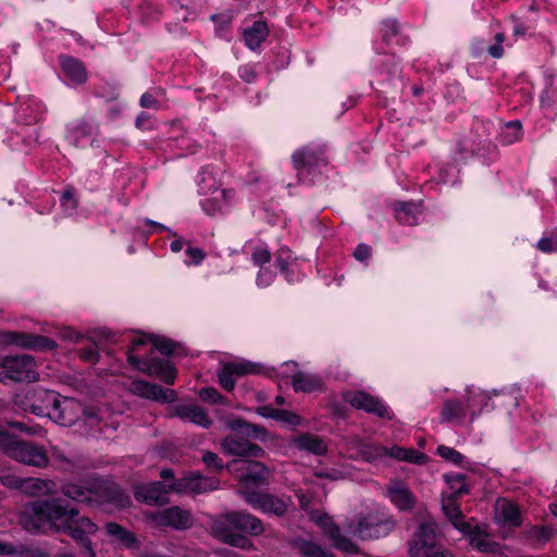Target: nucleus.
<instances>
[{"label": "nucleus", "mask_w": 557, "mask_h": 557, "mask_svg": "<svg viewBox=\"0 0 557 557\" xmlns=\"http://www.w3.org/2000/svg\"><path fill=\"white\" fill-rule=\"evenodd\" d=\"M14 555L18 557H50V554L39 547H28L26 545L14 546Z\"/></svg>", "instance_id": "obj_46"}, {"label": "nucleus", "mask_w": 557, "mask_h": 557, "mask_svg": "<svg viewBox=\"0 0 557 557\" xmlns=\"http://www.w3.org/2000/svg\"><path fill=\"white\" fill-rule=\"evenodd\" d=\"M193 487L191 492L201 494L219 487V480L210 476L201 475L200 472H191Z\"/></svg>", "instance_id": "obj_38"}, {"label": "nucleus", "mask_w": 557, "mask_h": 557, "mask_svg": "<svg viewBox=\"0 0 557 557\" xmlns=\"http://www.w3.org/2000/svg\"><path fill=\"white\" fill-rule=\"evenodd\" d=\"M136 500L152 506H164L170 503L166 484L156 481L134 486Z\"/></svg>", "instance_id": "obj_15"}, {"label": "nucleus", "mask_w": 557, "mask_h": 557, "mask_svg": "<svg viewBox=\"0 0 557 557\" xmlns=\"http://www.w3.org/2000/svg\"><path fill=\"white\" fill-rule=\"evenodd\" d=\"M186 253L190 257L195 264H200L205 259V252L200 248L189 247Z\"/></svg>", "instance_id": "obj_63"}, {"label": "nucleus", "mask_w": 557, "mask_h": 557, "mask_svg": "<svg viewBox=\"0 0 557 557\" xmlns=\"http://www.w3.org/2000/svg\"><path fill=\"white\" fill-rule=\"evenodd\" d=\"M269 36V28L265 22L256 21L253 24L243 32V37L246 46L255 50L260 47V45L267 39Z\"/></svg>", "instance_id": "obj_28"}, {"label": "nucleus", "mask_w": 557, "mask_h": 557, "mask_svg": "<svg viewBox=\"0 0 557 557\" xmlns=\"http://www.w3.org/2000/svg\"><path fill=\"white\" fill-rule=\"evenodd\" d=\"M226 531H238L250 535L263 533L262 521L256 516L242 510L218 515L211 523L210 534L220 535Z\"/></svg>", "instance_id": "obj_4"}, {"label": "nucleus", "mask_w": 557, "mask_h": 557, "mask_svg": "<svg viewBox=\"0 0 557 557\" xmlns=\"http://www.w3.org/2000/svg\"><path fill=\"white\" fill-rule=\"evenodd\" d=\"M394 529L392 520H379L373 517H362L355 529V534L363 541L382 540L391 534Z\"/></svg>", "instance_id": "obj_12"}, {"label": "nucleus", "mask_w": 557, "mask_h": 557, "mask_svg": "<svg viewBox=\"0 0 557 557\" xmlns=\"http://www.w3.org/2000/svg\"><path fill=\"white\" fill-rule=\"evenodd\" d=\"M202 461L209 469H213L214 472L220 473L224 469L230 472L238 471L237 466L239 465V459H233L226 465H223L215 453L206 451L202 456Z\"/></svg>", "instance_id": "obj_37"}, {"label": "nucleus", "mask_w": 557, "mask_h": 557, "mask_svg": "<svg viewBox=\"0 0 557 557\" xmlns=\"http://www.w3.org/2000/svg\"><path fill=\"white\" fill-rule=\"evenodd\" d=\"M104 530L109 536L113 537L115 542L125 548L136 550L140 548V542L136 534L132 531H128L123 525L113 521H109L104 524Z\"/></svg>", "instance_id": "obj_22"}, {"label": "nucleus", "mask_w": 557, "mask_h": 557, "mask_svg": "<svg viewBox=\"0 0 557 557\" xmlns=\"http://www.w3.org/2000/svg\"><path fill=\"white\" fill-rule=\"evenodd\" d=\"M384 456L394 458L398 461H407L414 465H424L429 459L424 453H420L413 448L400 447L398 445H393L391 448L386 447Z\"/></svg>", "instance_id": "obj_27"}, {"label": "nucleus", "mask_w": 557, "mask_h": 557, "mask_svg": "<svg viewBox=\"0 0 557 557\" xmlns=\"http://www.w3.org/2000/svg\"><path fill=\"white\" fill-rule=\"evenodd\" d=\"M522 535L534 546H542L548 542L553 535V529L546 525L527 527Z\"/></svg>", "instance_id": "obj_34"}, {"label": "nucleus", "mask_w": 557, "mask_h": 557, "mask_svg": "<svg viewBox=\"0 0 557 557\" xmlns=\"http://www.w3.org/2000/svg\"><path fill=\"white\" fill-rule=\"evenodd\" d=\"M174 412L177 417L187 419L207 429L212 424V420L208 417L205 409L197 405L180 404L174 408Z\"/></svg>", "instance_id": "obj_24"}, {"label": "nucleus", "mask_w": 557, "mask_h": 557, "mask_svg": "<svg viewBox=\"0 0 557 557\" xmlns=\"http://www.w3.org/2000/svg\"><path fill=\"white\" fill-rule=\"evenodd\" d=\"M23 479L24 478L16 476L14 474H4L0 476V481L5 487L20 491L23 486Z\"/></svg>", "instance_id": "obj_58"}, {"label": "nucleus", "mask_w": 557, "mask_h": 557, "mask_svg": "<svg viewBox=\"0 0 557 557\" xmlns=\"http://www.w3.org/2000/svg\"><path fill=\"white\" fill-rule=\"evenodd\" d=\"M95 483H90L88 486H82L77 484H64L61 487V492L64 496L83 504H91L94 495Z\"/></svg>", "instance_id": "obj_33"}, {"label": "nucleus", "mask_w": 557, "mask_h": 557, "mask_svg": "<svg viewBox=\"0 0 557 557\" xmlns=\"http://www.w3.org/2000/svg\"><path fill=\"white\" fill-rule=\"evenodd\" d=\"M52 485L54 484L49 480L26 478L23 479L21 491L29 496H39L51 493Z\"/></svg>", "instance_id": "obj_35"}, {"label": "nucleus", "mask_w": 557, "mask_h": 557, "mask_svg": "<svg viewBox=\"0 0 557 557\" xmlns=\"http://www.w3.org/2000/svg\"><path fill=\"white\" fill-rule=\"evenodd\" d=\"M251 259L255 265L263 268L264 264L271 261V252L262 246H258L253 249Z\"/></svg>", "instance_id": "obj_50"}, {"label": "nucleus", "mask_w": 557, "mask_h": 557, "mask_svg": "<svg viewBox=\"0 0 557 557\" xmlns=\"http://www.w3.org/2000/svg\"><path fill=\"white\" fill-rule=\"evenodd\" d=\"M440 530L435 522L428 521L419 525L413 539L409 542V555L421 557L426 552L440 546Z\"/></svg>", "instance_id": "obj_9"}, {"label": "nucleus", "mask_w": 557, "mask_h": 557, "mask_svg": "<svg viewBox=\"0 0 557 557\" xmlns=\"http://www.w3.org/2000/svg\"><path fill=\"white\" fill-rule=\"evenodd\" d=\"M245 533L242 532H233V531H226L220 535H213L214 537L219 539L224 544L239 547L243 549H247L252 547V542L244 535Z\"/></svg>", "instance_id": "obj_41"}, {"label": "nucleus", "mask_w": 557, "mask_h": 557, "mask_svg": "<svg viewBox=\"0 0 557 557\" xmlns=\"http://www.w3.org/2000/svg\"><path fill=\"white\" fill-rule=\"evenodd\" d=\"M234 197L232 189H222L214 197L205 199L201 203L203 211L209 215L222 213Z\"/></svg>", "instance_id": "obj_29"}, {"label": "nucleus", "mask_w": 557, "mask_h": 557, "mask_svg": "<svg viewBox=\"0 0 557 557\" xmlns=\"http://www.w3.org/2000/svg\"><path fill=\"white\" fill-rule=\"evenodd\" d=\"M244 499L252 505L255 508H259L264 512H271L277 517H283L287 511V504L269 493L256 492V491H243L240 492Z\"/></svg>", "instance_id": "obj_13"}, {"label": "nucleus", "mask_w": 557, "mask_h": 557, "mask_svg": "<svg viewBox=\"0 0 557 557\" xmlns=\"http://www.w3.org/2000/svg\"><path fill=\"white\" fill-rule=\"evenodd\" d=\"M318 524L323 529L324 533L329 535L332 540L335 536H339V527L336 523H334L333 519L330 516L324 515L320 517L318 520Z\"/></svg>", "instance_id": "obj_48"}, {"label": "nucleus", "mask_w": 557, "mask_h": 557, "mask_svg": "<svg viewBox=\"0 0 557 557\" xmlns=\"http://www.w3.org/2000/svg\"><path fill=\"white\" fill-rule=\"evenodd\" d=\"M263 376L269 380H290V383H313L314 379L295 361H286L277 370L265 368Z\"/></svg>", "instance_id": "obj_16"}, {"label": "nucleus", "mask_w": 557, "mask_h": 557, "mask_svg": "<svg viewBox=\"0 0 557 557\" xmlns=\"http://www.w3.org/2000/svg\"><path fill=\"white\" fill-rule=\"evenodd\" d=\"M274 280V274L267 270L261 268L257 275V284L260 287H268Z\"/></svg>", "instance_id": "obj_59"}, {"label": "nucleus", "mask_w": 557, "mask_h": 557, "mask_svg": "<svg viewBox=\"0 0 557 557\" xmlns=\"http://www.w3.org/2000/svg\"><path fill=\"white\" fill-rule=\"evenodd\" d=\"M496 42L487 48V52L493 58H502L504 54L503 42L505 40V35L503 33H497L495 35Z\"/></svg>", "instance_id": "obj_57"}, {"label": "nucleus", "mask_w": 557, "mask_h": 557, "mask_svg": "<svg viewBox=\"0 0 557 557\" xmlns=\"http://www.w3.org/2000/svg\"><path fill=\"white\" fill-rule=\"evenodd\" d=\"M237 469L238 471L245 472L239 478V481L246 487H257L269 484L270 470L260 461L240 459Z\"/></svg>", "instance_id": "obj_14"}, {"label": "nucleus", "mask_w": 557, "mask_h": 557, "mask_svg": "<svg viewBox=\"0 0 557 557\" xmlns=\"http://www.w3.org/2000/svg\"><path fill=\"white\" fill-rule=\"evenodd\" d=\"M0 448L10 458L37 468H46L49 457L44 447L16 438L7 431H0Z\"/></svg>", "instance_id": "obj_3"}, {"label": "nucleus", "mask_w": 557, "mask_h": 557, "mask_svg": "<svg viewBox=\"0 0 557 557\" xmlns=\"http://www.w3.org/2000/svg\"><path fill=\"white\" fill-rule=\"evenodd\" d=\"M61 206L66 211H74L77 208V199L75 198L73 188H66L61 197Z\"/></svg>", "instance_id": "obj_56"}, {"label": "nucleus", "mask_w": 557, "mask_h": 557, "mask_svg": "<svg viewBox=\"0 0 557 557\" xmlns=\"http://www.w3.org/2000/svg\"><path fill=\"white\" fill-rule=\"evenodd\" d=\"M246 448H247L246 458L247 457L261 458L265 455V451L261 446L253 444L251 442H249V445H246Z\"/></svg>", "instance_id": "obj_62"}, {"label": "nucleus", "mask_w": 557, "mask_h": 557, "mask_svg": "<svg viewBox=\"0 0 557 557\" xmlns=\"http://www.w3.org/2000/svg\"><path fill=\"white\" fill-rule=\"evenodd\" d=\"M536 247L546 253L557 252V234L541 238L537 242Z\"/></svg>", "instance_id": "obj_55"}, {"label": "nucleus", "mask_w": 557, "mask_h": 557, "mask_svg": "<svg viewBox=\"0 0 557 557\" xmlns=\"http://www.w3.org/2000/svg\"><path fill=\"white\" fill-rule=\"evenodd\" d=\"M455 529L469 534V544L481 553H497L499 545L496 542L490 541L487 535L478 530L469 522L463 521L461 510L455 505Z\"/></svg>", "instance_id": "obj_11"}, {"label": "nucleus", "mask_w": 557, "mask_h": 557, "mask_svg": "<svg viewBox=\"0 0 557 557\" xmlns=\"http://www.w3.org/2000/svg\"><path fill=\"white\" fill-rule=\"evenodd\" d=\"M388 494L392 502L401 510H410L416 506L414 496L400 481L388 486Z\"/></svg>", "instance_id": "obj_25"}, {"label": "nucleus", "mask_w": 557, "mask_h": 557, "mask_svg": "<svg viewBox=\"0 0 557 557\" xmlns=\"http://www.w3.org/2000/svg\"><path fill=\"white\" fill-rule=\"evenodd\" d=\"M67 132L69 139L77 146L82 137L92 135L94 125L89 121L81 120L70 125Z\"/></svg>", "instance_id": "obj_39"}, {"label": "nucleus", "mask_w": 557, "mask_h": 557, "mask_svg": "<svg viewBox=\"0 0 557 557\" xmlns=\"http://www.w3.org/2000/svg\"><path fill=\"white\" fill-rule=\"evenodd\" d=\"M289 544L302 557H335L332 553L326 552L312 541L298 537L290 540Z\"/></svg>", "instance_id": "obj_31"}, {"label": "nucleus", "mask_w": 557, "mask_h": 557, "mask_svg": "<svg viewBox=\"0 0 557 557\" xmlns=\"http://www.w3.org/2000/svg\"><path fill=\"white\" fill-rule=\"evenodd\" d=\"M442 510L447 519L453 522V495L442 496Z\"/></svg>", "instance_id": "obj_60"}, {"label": "nucleus", "mask_w": 557, "mask_h": 557, "mask_svg": "<svg viewBox=\"0 0 557 557\" xmlns=\"http://www.w3.org/2000/svg\"><path fill=\"white\" fill-rule=\"evenodd\" d=\"M128 391L145 399L171 404L177 399L176 392L162 385H128Z\"/></svg>", "instance_id": "obj_19"}, {"label": "nucleus", "mask_w": 557, "mask_h": 557, "mask_svg": "<svg viewBox=\"0 0 557 557\" xmlns=\"http://www.w3.org/2000/svg\"><path fill=\"white\" fill-rule=\"evenodd\" d=\"M198 394L202 401L209 403L211 405L226 403L225 398L213 387L201 388Z\"/></svg>", "instance_id": "obj_47"}, {"label": "nucleus", "mask_w": 557, "mask_h": 557, "mask_svg": "<svg viewBox=\"0 0 557 557\" xmlns=\"http://www.w3.org/2000/svg\"><path fill=\"white\" fill-rule=\"evenodd\" d=\"M61 509H62V515L60 516L59 521H61V522H59V524H71V525L78 524L82 517H78L79 511L77 508L69 507L67 505H63L61 503Z\"/></svg>", "instance_id": "obj_44"}, {"label": "nucleus", "mask_w": 557, "mask_h": 557, "mask_svg": "<svg viewBox=\"0 0 557 557\" xmlns=\"http://www.w3.org/2000/svg\"><path fill=\"white\" fill-rule=\"evenodd\" d=\"M275 420L283 421L284 423L290 425H299L302 421V418L293 411L278 409Z\"/></svg>", "instance_id": "obj_54"}, {"label": "nucleus", "mask_w": 557, "mask_h": 557, "mask_svg": "<svg viewBox=\"0 0 557 557\" xmlns=\"http://www.w3.org/2000/svg\"><path fill=\"white\" fill-rule=\"evenodd\" d=\"M371 256V248L366 244H359L354 251V257L359 261H366Z\"/></svg>", "instance_id": "obj_61"}, {"label": "nucleus", "mask_w": 557, "mask_h": 557, "mask_svg": "<svg viewBox=\"0 0 557 557\" xmlns=\"http://www.w3.org/2000/svg\"><path fill=\"white\" fill-rule=\"evenodd\" d=\"M334 546L343 552L350 554H359V547L352 541L339 533V536L333 539Z\"/></svg>", "instance_id": "obj_49"}, {"label": "nucleus", "mask_w": 557, "mask_h": 557, "mask_svg": "<svg viewBox=\"0 0 557 557\" xmlns=\"http://www.w3.org/2000/svg\"><path fill=\"white\" fill-rule=\"evenodd\" d=\"M292 443L299 449L307 450L317 456H323L327 451V446L324 444L323 440L311 433H301L300 435L292 438Z\"/></svg>", "instance_id": "obj_26"}, {"label": "nucleus", "mask_w": 557, "mask_h": 557, "mask_svg": "<svg viewBox=\"0 0 557 557\" xmlns=\"http://www.w3.org/2000/svg\"><path fill=\"white\" fill-rule=\"evenodd\" d=\"M94 495L99 496L107 503L119 508H125L131 505V498L126 492L116 483H95Z\"/></svg>", "instance_id": "obj_20"}, {"label": "nucleus", "mask_w": 557, "mask_h": 557, "mask_svg": "<svg viewBox=\"0 0 557 557\" xmlns=\"http://www.w3.org/2000/svg\"><path fill=\"white\" fill-rule=\"evenodd\" d=\"M343 396L345 401L349 403L352 407L357 409H363L381 418H384L387 414L385 406L377 398L362 391H358L355 393L347 392L344 393Z\"/></svg>", "instance_id": "obj_18"}, {"label": "nucleus", "mask_w": 557, "mask_h": 557, "mask_svg": "<svg viewBox=\"0 0 557 557\" xmlns=\"http://www.w3.org/2000/svg\"><path fill=\"white\" fill-rule=\"evenodd\" d=\"M290 259H292V252L289 249L281 248L276 251L275 264L281 270V272H283V273L287 272Z\"/></svg>", "instance_id": "obj_52"}, {"label": "nucleus", "mask_w": 557, "mask_h": 557, "mask_svg": "<svg viewBox=\"0 0 557 557\" xmlns=\"http://www.w3.org/2000/svg\"><path fill=\"white\" fill-rule=\"evenodd\" d=\"M99 528L88 517H82L78 524H60L55 527V533H66L78 546L81 554L86 557H97L91 535L98 532Z\"/></svg>", "instance_id": "obj_6"}, {"label": "nucleus", "mask_w": 557, "mask_h": 557, "mask_svg": "<svg viewBox=\"0 0 557 557\" xmlns=\"http://www.w3.org/2000/svg\"><path fill=\"white\" fill-rule=\"evenodd\" d=\"M292 162L301 181L305 171L310 174L315 169L326 165L327 158L323 148L306 146L293 153Z\"/></svg>", "instance_id": "obj_10"}, {"label": "nucleus", "mask_w": 557, "mask_h": 557, "mask_svg": "<svg viewBox=\"0 0 557 557\" xmlns=\"http://www.w3.org/2000/svg\"><path fill=\"white\" fill-rule=\"evenodd\" d=\"M191 487H193L191 473L181 480L174 481L173 483L166 485L168 494L170 492H178V493H182L185 491L191 492Z\"/></svg>", "instance_id": "obj_51"}, {"label": "nucleus", "mask_w": 557, "mask_h": 557, "mask_svg": "<svg viewBox=\"0 0 557 557\" xmlns=\"http://www.w3.org/2000/svg\"><path fill=\"white\" fill-rule=\"evenodd\" d=\"M265 367L243 358H235L227 362H221L218 371L220 383H234L237 379L248 375H263Z\"/></svg>", "instance_id": "obj_8"}, {"label": "nucleus", "mask_w": 557, "mask_h": 557, "mask_svg": "<svg viewBox=\"0 0 557 557\" xmlns=\"http://www.w3.org/2000/svg\"><path fill=\"white\" fill-rule=\"evenodd\" d=\"M359 455L362 459L367 461H372L379 457L384 456V451H386V447L379 444H366L361 443L359 445Z\"/></svg>", "instance_id": "obj_42"}, {"label": "nucleus", "mask_w": 557, "mask_h": 557, "mask_svg": "<svg viewBox=\"0 0 557 557\" xmlns=\"http://www.w3.org/2000/svg\"><path fill=\"white\" fill-rule=\"evenodd\" d=\"M61 515L60 498L36 499L23 506L18 522L28 532H40L45 524L55 532Z\"/></svg>", "instance_id": "obj_2"}, {"label": "nucleus", "mask_w": 557, "mask_h": 557, "mask_svg": "<svg viewBox=\"0 0 557 557\" xmlns=\"http://www.w3.org/2000/svg\"><path fill=\"white\" fill-rule=\"evenodd\" d=\"M77 352L82 360L89 363H96L99 359V351L96 344H89L88 346L81 348Z\"/></svg>", "instance_id": "obj_53"}, {"label": "nucleus", "mask_w": 557, "mask_h": 557, "mask_svg": "<svg viewBox=\"0 0 557 557\" xmlns=\"http://www.w3.org/2000/svg\"><path fill=\"white\" fill-rule=\"evenodd\" d=\"M246 445H249V441L244 437L226 436L221 442V446L226 454L244 458H246L247 454Z\"/></svg>", "instance_id": "obj_36"}, {"label": "nucleus", "mask_w": 557, "mask_h": 557, "mask_svg": "<svg viewBox=\"0 0 557 557\" xmlns=\"http://www.w3.org/2000/svg\"><path fill=\"white\" fill-rule=\"evenodd\" d=\"M399 35V25L396 20H385L382 23V38L386 44H391Z\"/></svg>", "instance_id": "obj_43"}, {"label": "nucleus", "mask_w": 557, "mask_h": 557, "mask_svg": "<svg viewBox=\"0 0 557 557\" xmlns=\"http://www.w3.org/2000/svg\"><path fill=\"white\" fill-rule=\"evenodd\" d=\"M455 497L457 495L467 494L470 491L471 479L467 472L455 471Z\"/></svg>", "instance_id": "obj_45"}, {"label": "nucleus", "mask_w": 557, "mask_h": 557, "mask_svg": "<svg viewBox=\"0 0 557 557\" xmlns=\"http://www.w3.org/2000/svg\"><path fill=\"white\" fill-rule=\"evenodd\" d=\"M59 60L64 75L73 84L82 85L87 81V71L81 60L71 55H60Z\"/></svg>", "instance_id": "obj_23"}, {"label": "nucleus", "mask_w": 557, "mask_h": 557, "mask_svg": "<svg viewBox=\"0 0 557 557\" xmlns=\"http://www.w3.org/2000/svg\"><path fill=\"white\" fill-rule=\"evenodd\" d=\"M494 522L502 527H520L522 524L520 507L510 499L498 498L494 504Z\"/></svg>", "instance_id": "obj_17"}, {"label": "nucleus", "mask_w": 557, "mask_h": 557, "mask_svg": "<svg viewBox=\"0 0 557 557\" xmlns=\"http://www.w3.org/2000/svg\"><path fill=\"white\" fill-rule=\"evenodd\" d=\"M396 219L399 223L406 225H414L418 223L420 205L416 202H397L394 206Z\"/></svg>", "instance_id": "obj_32"}, {"label": "nucleus", "mask_w": 557, "mask_h": 557, "mask_svg": "<svg viewBox=\"0 0 557 557\" xmlns=\"http://www.w3.org/2000/svg\"><path fill=\"white\" fill-rule=\"evenodd\" d=\"M152 348L164 356H170L175 350V343L157 336L135 338L127 351L128 362L143 373L172 383L176 377V369L168 359L154 357Z\"/></svg>", "instance_id": "obj_1"}, {"label": "nucleus", "mask_w": 557, "mask_h": 557, "mask_svg": "<svg viewBox=\"0 0 557 557\" xmlns=\"http://www.w3.org/2000/svg\"><path fill=\"white\" fill-rule=\"evenodd\" d=\"M0 380L36 383L39 380L38 366L29 355L5 357L1 362Z\"/></svg>", "instance_id": "obj_5"}, {"label": "nucleus", "mask_w": 557, "mask_h": 557, "mask_svg": "<svg viewBox=\"0 0 557 557\" xmlns=\"http://www.w3.org/2000/svg\"><path fill=\"white\" fill-rule=\"evenodd\" d=\"M500 141L504 145H511L522 138V125L519 121H510L503 128L499 134Z\"/></svg>", "instance_id": "obj_40"}, {"label": "nucleus", "mask_w": 557, "mask_h": 557, "mask_svg": "<svg viewBox=\"0 0 557 557\" xmlns=\"http://www.w3.org/2000/svg\"><path fill=\"white\" fill-rule=\"evenodd\" d=\"M140 106L143 108H159V103L158 101L154 99V97L149 94V92H145L141 97H140V101H139Z\"/></svg>", "instance_id": "obj_64"}, {"label": "nucleus", "mask_w": 557, "mask_h": 557, "mask_svg": "<svg viewBox=\"0 0 557 557\" xmlns=\"http://www.w3.org/2000/svg\"><path fill=\"white\" fill-rule=\"evenodd\" d=\"M158 522L175 530H187L193 525V517L189 510L172 506L159 513Z\"/></svg>", "instance_id": "obj_21"}, {"label": "nucleus", "mask_w": 557, "mask_h": 557, "mask_svg": "<svg viewBox=\"0 0 557 557\" xmlns=\"http://www.w3.org/2000/svg\"><path fill=\"white\" fill-rule=\"evenodd\" d=\"M228 429L238 432L240 435L251 438H264L268 431L261 425L250 423L242 418H236L227 422Z\"/></svg>", "instance_id": "obj_30"}, {"label": "nucleus", "mask_w": 557, "mask_h": 557, "mask_svg": "<svg viewBox=\"0 0 557 557\" xmlns=\"http://www.w3.org/2000/svg\"><path fill=\"white\" fill-rule=\"evenodd\" d=\"M0 344L32 350H53L57 348V343L47 336L18 331H1Z\"/></svg>", "instance_id": "obj_7"}]
</instances>
